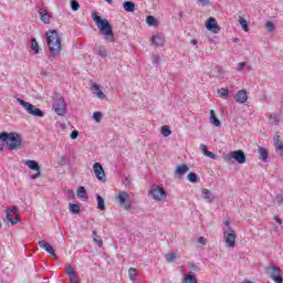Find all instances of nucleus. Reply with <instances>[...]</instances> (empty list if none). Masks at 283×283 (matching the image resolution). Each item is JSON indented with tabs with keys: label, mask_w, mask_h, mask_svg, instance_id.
Instances as JSON below:
<instances>
[{
	"label": "nucleus",
	"mask_w": 283,
	"mask_h": 283,
	"mask_svg": "<svg viewBox=\"0 0 283 283\" xmlns=\"http://www.w3.org/2000/svg\"><path fill=\"white\" fill-rule=\"evenodd\" d=\"M92 19L99 30L101 35L104 36V40L108 43H114V29L109 24V20L101 18L96 12H92Z\"/></svg>",
	"instance_id": "f257e3e1"
},
{
	"label": "nucleus",
	"mask_w": 283,
	"mask_h": 283,
	"mask_svg": "<svg viewBox=\"0 0 283 283\" xmlns=\"http://www.w3.org/2000/svg\"><path fill=\"white\" fill-rule=\"evenodd\" d=\"M46 43L51 56H59L61 54V36H59L56 30L46 32Z\"/></svg>",
	"instance_id": "f03ea898"
},
{
	"label": "nucleus",
	"mask_w": 283,
	"mask_h": 283,
	"mask_svg": "<svg viewBox=\"0 0 283 283\" xmlns=\"http://www.w3.org/2000/svg\"><path fill=\"white\" fill-rule=\"evenodd\" d=\"M0 140L7 144L8 149L10 151L14 149H21L23 145V140L21 139V136L17 133H1L0 134Z\"/></svg>",
	"instance_id": "7ed1b4c3"
},
{
	"label": "nucleus",
	"mask_w": 283,
	"mask_h": 283,
	"mask_svg": "<svg viewBox=\"0 0 283 283\" xmlns=\"http://www.w3.org/2000/svg\"><path fill=\"white\" fill-rule=\"evenodd\" d=\"M17 101L18 103H20V105H22V107H24L28 114H31V116H38L39 118H43L45 116V113H43V111H41L40 108H36V106H34L33 104H30L21 98H18Z\"/></svg>",
	"instance_id": "20e7f679"
},
{
	"label": "nucleus",
	"mask_w": 283,
	"mask_h": 283,
	"mask_svg": "<svg viewBox=\"0 0 283 283\" xmlns=\"http://www.w3.org/2000/svg\"><path fill=\"white\" fill-rule=\"evenodd\" d=\"M116 200L119 207H123L125 211H129V209H132V198H129V193L120 191L117 193Z\"/></svg>",
	"instance_id": "39448f33"
},
{
	"label": "nucleus",
	"mask_w": 283,
	"mask_h": 283,
	"mask_svg": "<svg viewBox=\"0 0 283 283\" xmlns=\"http://www.w3.org/2000/svg\"><path fill=\"white\" fill-rule=\"evenodd\" d=\"M149 195L151 196L153 200H156L157 202H160L167 198V191H165V188L159 187L158 185H154L151 187Z\"/></svg>",
	"instance_id": "423d86ee"
},
{
	"label": "nucleus",
	"mask_w": 283,
	"mask_h": 283,
	"mask_svg": "<svg viewBox=\"0 0 283 283\" xmlns=\"http://www.w3.org/2000/svg\"><path fill=\"white\" fill-rule=\"evenodd\" d=\"M223 239L227 247L233 249V247H235V240L238 239V235H235V231H233L232 228H228V231L223 232Z\"/></svg>",
	"instance_id": "0eeeda50"
},
{
	"label": "nucleus",
	"mask_w": 283,
	"mask_h": 283,
	"mask_svg": "<svg viewBox=\"0 0 283 283\" xmlns=\"http://www.w3.org/2000/svg\"><path fill=\"white\" fill-rule=\"evenodd\" d=\"M231 158H233L234 160H237V163H239V165H244V163H247V156L244 155V151L242 150H234L231 151L226 158L224 160H231Z\"/></svg>",
	"instance_id": "6e6552de"
},
{
	"label": "nucleus",
	"mask_w": 283,
	"mask_h": 283,
	"mask_svg": "<svg viewBox=\"0 0 283 283\" xmlns=\"http://www.w3.org/2000/svg\"><path fill=\"white\" fill-rule=\"evenodd\" d=\"M24 165L29 167V169L36 171L34 175H31V180H36V178L41 176V166H39L36 160H27Z\"/></svg>",
	"instance_id": "1a4fd4ad"
},
{
	"label": "nucleus",
	"mask_w": 283,
	"mask_h": 283,
	"mask_svg": "<svg viewBox=\"0 0 283 283\" xmlns=\"http://www.w3.org/2000/svg\"><path fill=\"white\" fill-rule=\"evenodd\" d=\"M53 109L57 116H63L65 114V99H63V97L55 99L53 103Z\"/></svg>",
	"instance_id": "9d476101"
},
{
	"label": "nucleus",
	"mask_w": 283,
	"mask_h": 283,
	"mask_svg": "<svg viewBox=\"0 0 283 283\" xmlns=\"http://www.w3.org/2000/svg\"><path fill=\"white\" fill-rule=\"evenodd\" d=\"M205 25L207 30H209V32H212L213 34H218V32H220V25H218V21L213 17L208 18Z\"/></svg>",
	"instance_id": "9b49d317"
},
{
	"label": "nucleus",
	"mask_w": 283,
	"mask_h": 283,
	"mask_svg": "<svg viewBox=\"0 0 283 283\" xmlns=\"http://www.w3.org/2000/svg\"><path fill=\"white\" fill-rule=\"evenodd\" d=\"M233 99L235 101V103L244 105V103L249 101V93L247 92V90H241L233 95Z\"/></svg>",
	"instance_id": "f8f14e48"
},
{
	"label": "nucleus",
	"mask_w": 283,
	"mask_h": 283,
	"mask_svg": "<svg viewBox=\"0 0 283 283\" xmlns=\"http://www.w3.org/2000/svg\"><path fill=\"white\" fill-rule=\"evenodd\" d=\"M65 273L69 275L70 283L78 282V274L71 264L65 265Z\"/></svg>",
	"instance_id": "ddd939ff"
},
{
	"label": "nucleus",
	"mask_w": 283,
	"mask_h": 283,
	"mask_svg": "<svg viewBox=\"0 0 283 283\" xmlns=\"http://www.w3.org/2000/svg\"><path fill=\"white\" fill-rule=\"evenodd\" d=\"M93 171L97 180L105 181V169H103V165H101V163H95L93 165Z\"/></svg>",
	"instance_id": "4468645a"
},
{
	"label": "nucleus",
	"mask_w": 283,
	"mask_h": 283,
	"mask_svg": "<svg viewBox=\"0 0 283 283\" xmlns=\"http://www.w3.org/2000/svg\"><path fill=\"white\" fill-rule=\"evenodd\" d=\"M270 276L275 283H282V270L277 266H273L270 272Z\"/></svg>",
	"instance_id": "2eb2a0df"
},
{
	"label": "nucleus",
	"mask_w": 283,
	"mask_h": 283,
	"mask_svg": "<svg viewBox=\"0 0 283 283\" xmlns=\"http://www.w3.org/2000/svg\"><path fill=\"white\" fill-rule=\"evenodd\" d=\"M38 244H39L40 249H44V251H46V253L49 255L56 258V252H54V248H52V245H50V243H48L45 240L39 241Z\"/></svg>",
	"instance_id": "dca6fc26"
},
{
	"label": "nucleus",
	"mask_w": 283,
	"mask_h": 283,
	"mask_svg": "<svg viewBox=\"0 0 283 283\" xmlns=\"http://www.w3.org/2000/svg\"><path fill=\"white\" fill-rule=\"evenodd\" d=\"M14 211H18V208L15 206H12L11 208L7 209V220L11 222V224L19 223V216H15V218H12V213H14Z\"/></svg>",
	"instance_id": "f3484780"
},
{
	"label": "nucleus",
	"mask_w": 283,
	"mask_h": 283,
	"mask_svg": "<svg viewBox=\"0 0 283 283\" xmlns=\"http://www.w3.org/2000/svg\"><path fill=\"white\" fill-rule=\"evenodd\" d=\"M151 44L155 45V48H163L165 45V36L160 34L153 35Z\"/></svg>",
	"instance_id": "a211bd4d"
},
{
	"label": "nucleus",
	"mask_w": 283,
	"mask_h": 283,
	"mask_svg": "<svg viewBox=\"0 0 283 283\" xmlns=\"http://www.w3.org/2000/svg\"><path fill=\"white\" fill-rule=\"evenodd\" d=\"M91 90L93 91V94L99 98V101H105V93L101 91V85L93 83Z\"/></svg>",
	"instance_id": "6ab92c4d"
},
{
	"label": "nucleus",
	"mask_w": 283,
	"mask_h": 283,
	"mask_svg": "<svg viewBox=\"0 0 283 283\" xmlns=\"http://www.w3.org/2000/svg\"><path fill=\"white\" fill-rule=\"evenodd\" d=\"M273 140H274L275 151H277V154H280V156H282V154H283L282 137L280 135H275Z\"/></svg>",
	"instance_id": "aec40b11"
},
{
	"label": "nucleus",
	"mask_w": 283,
	"mask_h": 283,
	"mask_svg": "<svg viewBox=\"0 0 283 283\" xmlns=\"http://www.w3.org/2000/svg\"><path fill=\"white\" fill-rule=\"evenodd\" d=\"M182 283H198V279L196 277V273L189 272L184 275Z\"/></svg>",
	"instance_id": "412c9836"
},
{
	"label": "nucleus",
	"mask_w": 283,
	"mask_h": 283,
	"mask_svg": "<svg viewBox=\"0 0 283 283\" xmlns=\"http://www.w3.org/2000/svg\"><path fill=\"white\" fill-rule=\"evenodd\" d=\"M123 8H124L125 12H135L136 3H134L133 1H125L123 3Z\"/></svg>",
	"instance_id": "4be33fe9"
},
{
	"label": "nucleus",
	"mask_w": 283,
	"mask_h": 283,
	"mask_svg": "<svg viewBox=\"0 0 283 283\" xmlns=\"http://www.w3.org/2000/svg\"><path fill=\"white\" fill-rule=\"evenodd\" d=\"M39 14L41 17V21L45 24L50 23V13L45 11V9H40Z\"/></svg>",
	"instance_id": "5701e85b"
},
{
	"label": "nucleus",
	"mask_w": 283,
	"mask_h": 283,
	"mask_svg": "<svg viewBox=\"0 0 283 283\" xmlns=\"http://www.w3.org/2000/svg\"><path fill=\"white\" fill-rule=\"evenodd\" d=\"M210 123L211 125H214L216 127H220L221 123L220 119L216 116V111L211 109L210 111Z\"/></svg>",
	"instance_id": "b1692460"
},
{
	"label": "nucleus",
	"mask_w": 283,
	"mask_h": 283,
	"mask_svg": "<svg viewBox=\"0 0 283 283\" xmlns=\"http://www.w3.org/2000/svg\"><path fill=\"white\" fill-rule=\"evenodd\" d=\"M259 155L260 160H262L263 163H266V160H269V150H266V148L260 147Z\"/></svg>",
	"instance_id": "393cba45"
},
{
	"label": "nucleus",
	"mask_w": 283,
	"mask_h": 283,
	"mask_svg": "<svg viewBox=\"0 0 283 283\" xmlns=\"http://www.w3.org/2000/svg\"><path fill=\"white\" fill-rule=\"evenodd\" d=\"M202 193H203V200H206V202H213V193H211V190L203 189Z\"/></svg>",
	"instance_id": "a878e982"
},
{
	"label": "nucleus",
	"mask_w": 283,
	"mask_h": 283,
	"mask_svg": "<svg viewBox=\"0 0 283 283\" xmlns=\"http://www.w3.org/2000/svg\"><path fill=\"white\" fill-rule=\"evenodd\" d=\"M188 171H189V167L185 164L178 166L176 169V174H178V176H185V174H187Z\"/></svg>",
	"instance_id": "bb28decb"
},
{
	"label": "nucleus",
	"mask_w": 283,
	"mask_h": 283,
	"mask_svg": "<svg viewBox=\"0 0 283 283\" xmlns=\"http://www.w3.org/2000/svg\"><path fill=\"white\" fill-rule=\"evenodd\" d=\"M96 200H97V209H99V211H105V199H103L101 195H96Z\"/></svg>",
	"instance_id": "cd10ccee"
},
{
	"label": "nucleus",
	"mask_w": 283,
	"mask_h": 283,
	"mask_svg": "<svg viewBox=\"0 0 283 283\" xmlns=\"http://www.w3.org/2000/svg\"><path fill=\"white\" fill-rule=\"evenodd\" d=\"M69 211H71V213H80L81 212V206L78 203H70L69 205Z\"/></svg>",
	"instance_id": "c85d7f7f"
},
{
	"label": "nucleus",
	"mask_w": 283,
	"mask_h": 283,
	"mask_svg": "<svg viewBox=\"0 0 283 283\" xmlns=\"http://www.w3.org/2000/svg\"><path fill=\"white\" fill-rule=\"evenodd\" d=\"M138 275V269L136 268H130L128 270V277L129 280H132V282H134V280H136V276Z\"/></svg>",
	"instance_id": "c756f323"
},
{
	"label": "nucleus",
	"mask_w": 283,
	"mask_h": 283,
	"mask_svg": "<svg viewBox=\"0 0 283 283\" xmlns=\"http://www.w3.org/2000/svg\"><path fill=\"white\" fill-rule=\"evenodd\" d=\"M146 22L149 24V25H153L154 28H158V21L157 19L154 17V15H148L146 18Z\"/></svg>",
	"instance_id": "7c9ffc66"
},
{
	"label": "nucleus",
	"mask_w": 283,
	"mask_h": 283,
	"mask_svg": "<svg viewBox=\"0 0 283 283\" xmlns=\"http://www.w3.org/2000/svg\"><path fill=\"white\" fill-rule=\"evenodd\" d=\"M96 53L102 56V59H107V50L105 49V46H98L96 49Z\"/></svg>",
	"instance_id": "2f4dec72"
},
{
	"label": "nucleus",
	"mask_w": 283,
	"mask_h": 283,
	"mask_svg": "<svg viewBox=\"0 0 283 283\" xmlns=\"http://www.w3.org/2000/svg\"><path fill=\"white\" fill-rule=\"evenodd\" d=\"M239 23L242 27V30H244V32H249V23L244 18L239 17Z\"/></svg>",
	"instance_id": "473e14b6"
},
{
	"label": "nucleus",
	"mask_w": 283,
	"mask_h": 283,
	"mask_svg": "<svg viewBox=\"0 0 283 283\" xmlns=\"http://www.w3.org/2000/svg\"><path fill=\"white\" fill-rule=\"evenodd\" d=\"M31 50L34 52V54H39V42H36V39H31Z\"/></svg>",
	"instance_id": "72a5a7b5"
},
{
	"label": "nucleus",
	"mask_w": 283,
	"mask_h": 283,
	"mask_svg": "<svg viewBox=\"0 0 283 283\" xmlns=\"http://www.w3.org/2000/svg\"><path fill=\"white\" fill-rule=\"evenodd\" d=\"M93 240L97 247H103V238L98 237L96 231H93Z\"/></svg>",
	"instance_id": "f704fd0d"
},
{
	"label": "nucleus",
	"mask_w": 283,
	"mask_h": 283,
	"mask_svg": "<svg viewBox=\"0 0 283 283\" xmlns=\"http://www.w3.org/2000/svg\"><path fill=\"white\" fill-rule=\"evenodd\" d=\"M87 196V190H85V187L80 186L77 189V198H85Z\"/></svg>",
	"instance_id": "c9c22d12"
},
{
	"label": "nucleus",
	"mask_w": 283,
	"mask_h": 283,
	"mask_svg": "<svg viewBox=\"0 0 283 283\" xmlns=\"http://www.w3.org/2000/svg\"><path fill=\"white\" fill-rule=\"evenodd\" d=\"M189 182H198V175L196 172H190L188 176H187Z\"/></svg>",
	"instance_id": "e433bc0d"
},
{
	"label": "nucleus",
	"mask_w": 283,
	"mask_h": 283,
	"mask_svg": "<svg viewBox=\"0 0 283 283\" xmlns=\"http://www.w3.org/2000/svg\"><path fill=\"white\" fill-rule=\"evenodd\" d=\"M81 4L78 3V1L76 0H71V9L73 10V12H76L77 10H80Z\"/></svg>",
	"instance_id": "4c0bfd02"
},
{
	"label": "nucleus",
	"mask_w": 283,
	"mask_h": 283,
	"mask_svg": "<svg viewBox=\"0 0 283 283\" xmlns=\"http://www.w3.org/2000/svg\"><path fill=\"white\" fill-rule=\"evenodd\" d=\"M161 134L165 137L171 136V128H169V126H163L161 127Z\"/></svg>",
	"instance_id": "58836bf2"
},
{
	"label": "nucleus",
	"mask_w": 283,
	"mask_h": 283,
	"mask_svg": "<svg viewBox=\"0 0 283 283\" xmlns=\"http://www.w3.org/2000/svg\"><path fill=\"white\" fill-rule=\"evenodd\" d=\"M93 118H94V120H96V123H101V120L103 118V114L101 112H95L93 114Z\"/></svg>",
	"instance_id": "ea45409f"
},
{
	"label": "nucleus",
	"mask_w": 283,
	"mask_h": 283,
	"mask_svg": "<svg viewBox=\"0 0 283 283\" xmlns=\"http://www.w3.org/2000/svg\"><path fill=\"white\" fill-rule=\"evenodd\" d=\"M166 260H167V262H175L176 261V253L170 252V253L166 254Z\"/></svg>",
	"instance_id": "a19ab883"
},
{
	"label": "nucleus",
	"mask_w": 283,
	"mask_h": 283,
	"mask_svg": "<svg viewBox=\"0 0 283 283\" xmlns=\"http://www.w3.org/2000/svg\"><path fill=\"white\" fill-rule=\"evenodd\" d=\"M265 29L268 30V32H273V30H275V24H273V22H266Z\"/></svg>",
	"instance_id": "79ce46f5"
},
{
	"label": "nucleus",
	"mask_w": 283,
	"mask_h": 283,
	"mask_svg": "<svg viewBox=\"0 0 283 283\" xmlns=\"http://www.w3.org/2000/svg\"><path fill=\"white\" fill-rule=\"evenodd\" d=\"M218 94H219L220 96H229V90H227V88H220V90H218Z\"/></svg>",
	"instance_id": "37998d69"
},
{
	"label": "nucleus",
	"mask_w": 283,
	"mask_h": 283,
	"mask_svg": "<svg viewBox=\"0 0 283 283\" xmlns=\"http://www.w3.org/2000/svg\"><path fill=\"white\" fill-rule=\"evenodd\" d=\"M274 199L277 202V205H283V196L282 195H276Z\"/></svg>",
	"instance_id": "c03bdc74"
},
{
	"label": "nucleus",
	"mask_w": 283,
	"mask_h": 283,
	"mask_svg": "<svg viewBox=\"0 0 283 283\" xmlns=\"http://www.w3.org/2000/svg\"><path fill=\"white\" fill-rule=\"evenodd\" d=\"M199 149H200V151H202L203 156L209 151V150H207V145H205V144H201Z\"/></svg>",
	"instance_id": "a18cd8bd"
},
{
	"label": "nucleus",
	"mask_w": 283,
	"mask_h": 283,
	"mask_svg": "<svg viewBox=\"0 0 283 283\" xmlns=\"http://www.w3.org/2000/svg\"><path fill=\"white\" fill-rule=\"evenodd\" d=\"M71 138H72V140H76V138H78V130H73L71 133Z\"/></svg>",
	"instance_id": "49530a36"
},
{
	"label": "nucleus",
	"mask_w": 283,
	"mask_h": 283,
	"mask_svg": "<svg viewBox=\"0 0 283 283\" xmlns=\"http://www.w3.org/2000/svg\"><path fill=\"white\" fill-rule=\"evenodd\" d=\"M205 156H207L208 158H212V160H216V154H213L212 151H207L206 154H205Z\"/></svg>",
	"instance_id": "de8ad7c7"
},
{
	"label": "nucleus",
	"mask_w": 283,
	"mask_h": 283,
	"mask_svg": "<svg viewBox=\"0 0 283 283\" xmlns=\"http://www.w3.org/2000/svg\"><path fill=\"white\" fill-rule=\"evenodd\" d=\"M244 67H247V63L241 62V63L238 64L237 70H244Z\"/></svg>",
	"instance_id": "09e8293b"
},
{
	"label": "nucleus",
	"mask_w": 283,
	"mask_h": 283,
	"mask_svg": "<svg viewBox=\"0 0 283 283\" xmlns=\"http://www.w3.org/2000/svg\"><path fill=\"white\" fill-rule=\"evenodd\" d=\"M224 227H227V231H229V229H231V221L229 219H227L224 222H223Z\"/></svg>",
	"instance_id": "8fccbe9b"
},
{
	"label": "nucleus",
	"mask_w": 283,
	"mask_h": 283,
	"mask_svg": "<svg viewBox=\"0 0 283 283\" xmlns=\"http://www.w3.org/2000/svg\"><path fill=\"white\" fill-rule=\"evenodd\" d=\"M198 243H199V244H207V239H206L205 237H200V238L198 239Z\"/></svg>",
	"instance_id": "3c124183"
},
{
	"label": "nucleus",
	"mask_w": 283,
	"mask_h": 283,
	"mask_svg": "<svg viewBox=\"0 0 283 283\" xmlns=\"http://www.w3.org/2000/svg\"><path fill=\"white\" fill-rule=\"evenodd\" d=\"M274 220L275 222H277V224H282V219H280V217L275 216Z\"/></svg>",
	"instance_id": "603ef678"
},
{
	"label": "nucleus",
	"mask_w": 283,
	"mask_h": 283,
	"mask_svg": "<svg viewBox=\"0 0 283 283\" xmlns=\"http://www.w3.org/2000/svg\"><path fill=\"white\" fill-rule=\"evenodd\" d=\"M190 43H191L192 45H198V40L192 39V40H190Z\"/></svg>",
	"instance_id": "864d4df0"
},
{
	"label": "nucleus",
	"mask_w": 283,
	"mask_h": 283,
	"mask_svg": "<svg viewBox=\"0 0 283 283\" xmlns=\"http://www.w3.org/2000/svg\"><path fill=\"white\" fill-rule=\"evenodd\" d=\"M199 3H209V0H198Z\"/></svg>",
	"instance_id": "5fc2aeb1"
},
{
	"label": "nucleus",
	"mask_w": 283,
	"mask_h": 283,
	"mask_svg": "<svg viewBox=\"0 0 283 283\" xmlns=\"http://www.w3.org/2000/svg\"><path fill=\"white\" fill-rule=\"evenodd\" d=\"M160 61V57L155 56L154 63H158Z\"/></svg>",
	"instance_id": "6e6d98bb"
},
{
	"label": "nucleus",
	"mask_w": 283,
	"mask_h": 283,
	"mask_svg": "<svg viewBox=\"0 0 283 283\" xmlns=\"http://www.w3.org/2000/svg\"><path fill=\"white\" fill-rule=\"evenodd\" d=\"M239 39L238 38H234L233 39V43H238Z\"/></svg>",
	"instance_id": "4d7b16f0"
},
{
	"label": "nucleus",
	"mask_w": 283,
	"mask_h": 283,
	"mask_svg": "<svg viewBox=\"0 0 283 283\" xmlns=\"http://www.w3.org/2000/svg\"><path fill=\"white\" fill-rule=\"evenodd\" d=\"M2 150H3V145L0 144V151H2Z\"/></svg>",
	"instance_id": "13d9d810"
},
{
	"label": "nucleus",
	"mask_w": 283,
	"mask_h": 283,
	"mask_svg": "<svg viewBox=\"0 0 283 283\" xmlns=\"http://www.w3.org/2000/svg\"><path fill=\"white\" fill-rule=\"evenodd\" d=\"M192 269H198V266H196V265H192Z\"/></svg>",
	"instance_id": "bf43d9fd"
},
{
	"label": "nucleus",
	"mask_w": 283,
	"mask_h": 283,
	"mask_svg": "<svg viewBox=\"0 0 283 283\" xmlns=\"http://www.w3.org/2000/svg\"><path fill=\"white\" fill-rule=\"evenodd\" d=\"M108 3H112V0H106Z\"/></svg>",
	"instance_id": "052dcab7"
},
{
	"label": "nucleus",
	"mask_w": 283,
	"mask_h": 283,
	"mask_svg": "<svg viewBox=\"0 0 283 283\" xmlns=\"http://www.w3.org/2000/svg\"><path fill=\"white\" fill-rule=\"evenodd\" d=\"M73 283H78V281H75V282H73Z\"/></svg>",
	"instance_id": "680f3d73"
}]
</instances>
